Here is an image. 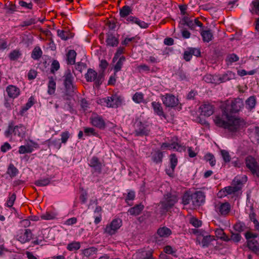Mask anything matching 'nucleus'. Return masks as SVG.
I'll return each mask as SVG.
<instances>
[{"instance_id":"nucleus-12","label":"nucleus","mask_w":259,"mask_h":259,"mask_svg":"<svg viewBox=\"0 0 259 259\" xmlns=\"http://www.w3.org/2000/svg\"><path fill=\"white\" fill-rule=\"evenodd\" d=\"M108 107L117 108L121 104V99L116 94L112 95L103 99Z\"/></svg>"},{"instance_id":"nucleus-31","label":"nucleus","mask_w":259,"mask_h":259,"mask_svg":"<svg viewBox=\"0 0 259 259\" xmlns=\"http://www.w3.org/2000/svg\"><path fill=\"white\" fill-rule=\"evenodd\" d=\"M67 63L69 64H74L75 62L76 53L74 50H69L67 55Z\"/></svg>"},{"instance_id":"nucleus-36","label":"nucleus","mask_w":259,"mask_h":259,"mask_svg":"<svg viewBox=\"0 0 259 259\" xmlns=\"http://www.w3.org/2000/svg\"><path fill=\"white\" fill-rule=\"evenodd\" d=\"M133 100L138 104L144 102V94L142 93L137 92L133 96Z\"/></svg>"},{"instance_id":"nucleus-63","label":"nucleus","mask_w":259,"mask_h":259,"mask_svg":"<svg viewBox=\"0 0 259 259\" xmlns=\"http://www.w3.org/2000/svg\"><path fill=\"white\" fill-rule=\"evenodd\" d=\"M190 223L196 227H198L201 225V222L195 218H192Z\"/></svg>"},{"instance_id":"nucleus-2","label":"nucleus","mask_w":259,"mask_h":259,"mask_svg":"<svg viewBox=\"0 0 259 259\" xmlns=\"http://www.w3.org/2000/svg\"><path fill=\"white\" fill-rule=\"evenodd\" d=\"M245 236L247 240V246L249 249L256 254H259V243L255 239L258 237V234L248 231L245 233Z\"/></svg>"},{"instance_id":"nucleus-7","label":"nucleus","mask_w":259,"mask_h":259,"mask_svg":"<svg viewBox=\"0 0 259 259\" xmlns=\"http://www.w3.org/2000/svg\"><path fill=\"white\" fill-rule=\"evenodd\" d=\"M135 133L136 136H147L150 132L149 126L140 120H136L134 124Z\"/></svg>"},{"instance_id":"nucleus-32","label":"nucleus","mask_w":259,"mask_h":259,"mask_svg":"<svg viewBox=\"0 0 259 259\" xmlns=\"http://www.w3.org/2000/svg\"><path fill=\"white\" fill-rule=\"evenodd\" d=\"M162 158L163 154L159 150L156 151L152 153V159L156 163L161 162L162 161Z\"/></svg>"},{"instance_id":"nucleus-49","label":"nucleus","mask_w":259,"mask_h":259,"mask_svg":"<svg viewBox=\"0 0 259 259\" xmlns=\"http://www.w3.org/2000/svg\"><path fill=\"white\" fill-rule=\"evenodd\" d=\"M239 60V57L235 54L229 55L226 59L227 63L232 64L233 62H237Z\"/></svg>"},{"instance_id":"nucleus-34","label":"nucleus","mask_w":259,"mask_h":259,"mask_svg":"<svg viewBox=\"0 0 259 259\" xmlns=\"http://www.w3.org/2000/svg\"><path fill=\"white\" fill-rule=\"evenodd\" d=\"M42 52L39 47H36L32 51L31 57L34 60H38L41 57Z\"/></svg>"},{"instance_id":"nucleus-40","label":"nucleus","mask_w":259,"mask_h":259,"mask_svg":"<svg viewBox=\"0 0 259 259\" xmlns=\"http://www.w3.org/2000/svg\"><path fill=\"white\" fill-rule=\"evenodd\" d=\"M125 58L124 56H122L119 58V59L118 60V61H117V62L116 63V64H115V65L114 66V71H115L114 75H115L116 72L120 70V69L123 65V63L124 61H125Z\"/></svg>"},{"instance_id":"nucleus-52","label":"nucleus","mask_w":259,"mask_h":259,"mask_svg":"<svg viewBox=\"0 0 259 259\" xmlns=\"http://www.w3.org/2000/svg\"><path fill=\"white\" fill-rule=\"evenodd\" d=\"M221 152L224 160L226 162H229L230 161V156L229 152L225 150H221Z\"/></svg>"},{"instance_id":"nucleus-6","label":"nucleus","mask_w":259,"mask_h":259,"mask_svg":"<svg viewBox=\"0 0 259 259\" xmlns=\"http://www.w3.org/2000/svg\"><path fill=\"white\" fill-rule=\"evenodd\" d=\"M121 226L122 221L120 219H113L110 223L106 225L104 233L109 235H114Z\"/></svg>"},{"instance_id":"nucleus-19","label":"nucleus","mask_w":259,"mask_h":259,"mask_svg":"<svg viewBox=\"0 0 259 259\" xmlns=\"http://www.w3.org/2000/svg\"><path fill=\"white\" fill-rule=\"evenodd\" d=\"M107 46L112 47H117L119 44L118 38L112 33H107L106 39Z\"/></svg>"},{"instance_id":"nucleus-60","label":"nucleus","mask_w":259,"mask_h":259,"mask_svg":"<svg viewBox=\"0 0 259 259\" xmlns=\"http://www.w3.org/2000/svg\"><path fill=\"white\" fill-rule=\"evenodd\" d=\"M241 236L239 233H233L231 236V240L237 242L240 240Z\"/></svg>"},{"instance_id":"nucleus-13","label":"nucleus","mask_w":259,"mask_h":259,"mask_svg":"<svg viewBox=\"0 0 259 259\" xmlns=\"http://www.w3.org/2000/svg\"><path fill=\"white\" fill-rule=\"evenodd\" d=\"M163 104L168 107H174L178 104V99L172 94H166L161 96Z\"/></svg>"},{"instance_id":"nucleus-35","label":"nucleus","mask_w":259,"mask_h":259,"mask_svg":"<svg viewBox=\"0 0 259 259\" xmlns=\"http://www.w3.org/2000/svg\"><path fill=\"white\" fill-rule=\"evenodd\" d=\"M22 55V53L19 50H14L9 55L10 59L12 61H16Z\"/></svg>"},{"instance_id":"nucleus-29","label":"nucleus","mask_w":259,"mask_h":259,"mask_svg":"<svg viewBox=\"0 0 259 259\" xmlns=\"http://www.w3.org/2000/svg\"><path fill=\"white\" fill-rule=\"evenodd\" d=\"M201 35L204 42H209L213 37L212 33L210 29L202 30L201 31Z\"/></svg>"},{"instance_id":"nucleus-43","label":"nucleus","mask_w":259,"mask_h":259,"mask_svg":"<svg viewBox=\"0 0 259 259\" xmlns=\"http://www.w3.org/2000/svg\"><path fill=\"white\" fill-rule=\"evenodd\" d=\"M180 147V146L178 144L176 143H173L171 144L163 143L161 145L162 148H168L169 149H176L177 150H178Z\"/></svg>"},{"instance_id":"nucleus-47","label":"nucleus","mask_w":259,"mask_h":259,"mask_svg":"<svg viewBox=\"0 0 259 259\" xmlns=\"http://www.w3.org/2000/svg\"><path fill=\"white\" fill-rule=\"evenodd\" d=\"M50 183V179L49 178L38 180L34 182V184L37 186H46Z\"/></svg>"},{"instance_id":"nucleus-61","label":"nucleus","mask_w":259,"mask_h":259,"mask_svg":"<svg viewBox=\"0 0 259 259\" xmlns=\"http://www.w3.org/2000/svg\"><path fill=\"white\" fill-rule=\"evenodd\" d=\"M58 35L62 39L66 40L67 36H66L67 32L63 30H58L57 31Z\"/></svg>"},{"instance_id":"nucleus-37","label":"nucleus","mask_w":259,"mask_h":259,"mask_svg":"<svg viewBox=\"0 0 259 259\" xmlns=\"http://www.w3.org/2000/svg\"><path fill=\"white\" fill-rule=\"evenodd\" d=\"M33 150V147L30 145H23L19 147V153L20 154L29 153Z\"/></svg>"},{"instance_id":"nucleus-18","label":"nucleus","mask_w":259,"mask_h":259,"mask_svg":"<svg viewBox=\"0 0 259 259\" xmlns=\"http://www.w3.org/2000/svg\"><path fill=\"white\" fill-rule=\"evenodd\" d=\"M89 165L93 168L92 172L100 174L103 167L102 164L97 157L94 156L90 161Z\"/></svg>"},{"instance_id":"nucleus-9","label":"nucleus","mask_w":259,"mask_h":259,"mask_svg":"<svg viewBox=\"0 0 259 259\" xmlns=\"http://www.w3.org/2000/svg\"><path fill=\"white\" fill-rule=\"evenodd\" d=\"M64 84L69 93L74 92L76 88L73 83L74 77L70 71L66 72L64 76Z\"/></svg>"},{"instance_id":"nucleus-41","label":"nucleus","mask_w":259,"mask_h":259,"mask_svg":"<svg viewBox=\"0 0 259 259\" xmlns=\"http://www.w3.org/2000/svg\"><path fill=\"white\" fill-rule=\"evenodd\" d=\"M191 200L192 201V194L190 195L188 192L185 193L182 197L183 204L186 205L189 204Z\"/></svg>"},{"instance_id":"nucleus-23","label":"nucleus","mask_w":259,"mask_h":259,"mask_svg":"<svg viewBox=\"0 0 259 259\" xmlns=\"http://www.w3.org/2000/svg\"><path fill=\"white\" fill-rule=\"evenodd\" d=\"M26 132V127L22 125L15 126L13 130L14 135H17L21 138V139L25 137Z\"/></svg>"},{"instance_id":"nucleus-14","label":"nucleus","mask_w":259,"mask_h":259,"mask_svg":"<svg viewBox=\"0 0 259 259\" xmlns=\"http://www.w3.org/2000/svg\"><path fill=\"white\" fill-rule=\"evenodd\" d=\"M32 234L30 230H20L17 235V239L22 243L29 242L32 239Z\"/></svg>"},{"instance_id":"nucleus-54","label":"nucleus","mask_w":259,"mask_h":259,"mask_svg":"<svg viewBox=\"0 0 259 259\" xmlns=\"http://www.w3.org/2000/svg\"><path fill=\"white\" fill-rule=\"evenodd\" d=\"M135 23L138 24L142 28H147L149 26V24L148 23L139 20L138 18L136 19Z\"/></svg>"},{"instance_id":"nucleus-5","label":"nucleus","mask_w":259,"mask_h":259,"mask_svg":"<svg viewBox=\"0 0 259 259\" xmlns=\"http://www.w3.org/2000/svg\"><path fill=\"white\" fill-rule=\"evenodd\" d=\"M245 164L251 174L259 178V165L256 159L251 156H248L245 158Z\"/></svg>"},{"instance_id":"nucleus-3","label":"nucleus","mask_w":259,"mask_h":259,"mask_svg":"<svg viewBox=\"0 0 259 259\" xmlns=\"http://www.w3.org/2000/svg\"><path fill=\"white\" fill-rule=\"evenodd\" d=\"M85 78L87 82H94L96 86H99L104 80L103 72L98 73L93 69L89 68L85 74Z\"/></svg>"},{"instance_id":"nucleus-16","label":"nucleus","mask_w":259,"mask_h":259,"mask_svg":"<svg viewBox=\"0 0 259 259\" xmlns=\"http://www.w3.org/2000/svg\"><path fill=\"white\" fill-rule=\"evenodd\" d=\"M201 115L209 117L214 112V107L208 102H204L199 107Z\"/></svg>"},{"instance_id":"nucleus-46","label":"nucleus","mask_w":259,"mask_h":259,"mask_svg":"<svg viewBox=\"0 0 259 259\" xmlns=\"http://www.w3.org/2000/svg\"><path fill=\"white\" fill-rule=\"evenodd\" d=\"M16 196L15 193H9L8 199L7 201V206L9 207L13 206L16 200Z\"/></svg>"},{"instance_id":"nucleus-48","label":"nucleus","mask_w":259,"mask_h":259,"mask_svg":"<svg viewBox=\"0 0 259 259\" xmlns=\"http://www.w3.org/2000/svg\"><path fill=\"white\" fill-rule=\"evenodd\" d=\"M204 158L206 161H208L209 162V164L211 166H213L215 164V159L213 155L212 154L207 153L205 155Z\"/></svg>"},{"instance_id":"nucleus-8","label":"nucleus","mask_w":259,"mask_h":259,"mask_svg":"<svg viewBox=\"0 0 259 259\" xmlns=\"http://www.w3.org/2000/svg\"><path fill=\"white\" fill-rule=\"evenodd\" d=\"M243 101L241 99L237 98L232 100L230 105H228L225 110L231 114L239 112L243 107Z\"/></svg>"},{"instance_id":"nucleus-24","label":"nucleus","mask_w":259,"mask_h":259,"mask_svg":"<svg viewBox=\"0 0 259 259\" xmlns=\"http://www.w3.org/2000/svg\"><path fill=\"white\" fill-rule=\"evenodd\" d=\"M6 91L10 98H15L19 95V89L14 85H9L7 88Z\"/></svg>"},{"instance_id":"nucleus-17","label":"nucleus","mask_w":259,"mask_h":259,"mask_svg":"<svg viewBox=\"0 0 259 259\" xmlns=\"http://www.w3.org/2000/svg\"><path fill=\"white\" fill-rule=\"evenodd\" d=\"M205 201V195L201 191H197L192 194L193 208L201 205Z\"/></svg>"},{"instance_id":"nucleus-51","label":"nucleus","mask_w":259,"mask_h":259,"mask_svg":"<svg viewBox=\"0 0 259 259\" xmlns=\"http://www.w3.org/2000/svg\"><path fill=\"white\" fill-rule=\"evenodd\" d=\"M60 68V64L59 62L56 60H53L51 64V72L54 73L55 71L59 70Z\"/></svg>"},{"instance_id":"nucleus-11","label":"nucleus","mask_w":259,"mask_h":259,"mask_svg":"<svg viewBox=\"0 0 259 259\" xmlns=\"http://www.w3.org/2000/svg\"><path fill=\"white\" fill-rule=\"evenodd\" d=\"M229 118V113L224 110L222 115H217L215 117L214 122L218 126L227 128Z\"/></svg>"},{"instance_id":"nucleus-27","label":"nucleus","mask_w":259,"mask_h":259,"mask_svg":"<svg viewBox=\"0 0 259 259\" xmlns=\"http://www.w3.org/2000/svg\"><path fill=\"white\" fill-rule=\"evenodd\" d=\"M236 78V74L232 71H227L226 73L223 74L222 76L219 77V80L221 82H226Z\"/></svg>"},{"instance_id":"nucleus-42","label":"nucleus","mask_w":259,"mask_h":259,"mask_svg":"<svg viewBox=\"0 0 259 259\" xmlns=\"http://www.w3.org/2000/svg\"><path fill=\"white\" fill-rule=\"evenodd\" d=\"M80 245L78 242H73L68 244L67 248L69 251H76L79 249Z\"/></svg>"},{"instance_id":"nucleus-1","label":"nucleus","mask_w":259,"mask_h":259,"mask_svg":"<svg viewBox=\"0 0 259 259\" xmlns=\"http://www.w3.org/2000/svg\"><path fill=\"white\" fill-rule=\"evenodd\" d=\"M178 197L171 194H167L164 195V200L160 202V212L163 214L169 211L178 202Z\"/></svg>"},{"instance_id":"nucleus-26","label":"nucleus","mask_w":259,"mask_h":259,"mask_svg":"<svg viewBox=\"0 0 259 259\" xmlns=\"http://www.w3.org/2000/svg\"><path fill=\"white\" fill-rule=\"evenodd\" d=\"M144 209V205L140 204L135 205L134 207H133L129 209L128 210V212L132 215H138L140 214L141 211Z\"/></svg>"},{"instance_id":"nucleus-4","label":"nucleus","mask_w":259,"mask_h":259,"mask_svg":"<svg viewBox=\"0 0 259 259\" xmlns=\"http://www.w3.org/2000/svg\"><path fill=\"white\" fill-rule=\"evenodd\" d=\"M245 124V122L243 119L237 118L229 114L228 118V126L227 129L230 131H235L243 127Z\"/></svg>"},{"instance_id":"nucleus-45","label":"nucleus","mask_w":259,"mask_h":259,"mask_svg":"<svg viewBox=\"0 0 259 259\" xmlns=\"http://www.w3.org/2000/svg\"><path fill=\"white\" fill-rule=\"evenodd\" d=\"M18 171V169L14 166V165L10 164L8 168L7 174L12 178L16 176Z\"/></svg>"},{"instance_id":"nucleus-59","label":"nucleus","mask_w":259,"mask_h":259,"mask_svg":"<svg viewBox=\"0 0 259 259\" xmlns=\"http://www.w3.org/2000/svg\"><path fill=\"white\" fill-rule=\"evenodd\" d=\"M40 218L43 220H49L54 218V216L50 212H46L45 214H42Z\"/></svg>"},{"instance_id":"nucleus-33","label":"nucleus","mask_w":259,"mask_h":259,"mask_svg":"<svg viewBox=\"0 0 259 259\" xmlns=\"http://www.w3.org/2000/svg\"><path fill=\"white\" fill-rule=\"evenodd\" d=\"M132 11L131 8L128 6L125 5L120 10V16L121 17H125L129 15L132 13Z\"/></svg>"},{"instance_id":"nucleus-10","label":"nucleus","mask_w":259,"mask_h":259,"mask_svg":"<svg viewBox=\"0 0 259 259\" xmlns=\"http://www.w3.org/2000/svg\"><path fill=\"white\" fill-rule=\"evenodd\" d=\"M242 182L237 177L234 179L232 186L226 187L223 189V192H226L225 195L231 194L240 190L242 188Z\"/></svg>"},{"instance_id":"nucleus-56","label":"nucleus","mask_w":259,"mask_h":259,"mask_svg":"<svg viewBox=\"0 0 259 259\" xmlns=\"http://www.w3.org/2000/svg\"><path fill=\"white\" fill-rule=\"evenodd\" d=\"M35 23V20L34 19L31 18L28 20L23 21L22 24H21V26L24 27V26H28L32 24Z\"/></svg>"},{"instance_id":"nucleus-53","label":"nucleus","mask_w":259,"mask_h":259,"mask_svg":"<svg viewBox=\"0 0 259 259\" xmlns=\"http://www.w3.org/2000/svg\"><path fill=\"white\" fill-rule=\"evenodd\" d=\"M5 7L8 10V13H13L16 11V5L11 3H9V4H6Z\"/></svg>"},{"instance_id":"nucleus-20","label":"nucleus","mask_w":259,"mask_h":259,"mask_svg":"<svg viewBox=\"0 0 259 259\" xmlns=\"http://www.w3.org/2000/svg\"><path fill=\"white\" fill-rule=\"evenodd\" d=\"M171 233V230L165 226L160 227L156 232V235L160 238H167Z\"/></svg>"},{"instance_id":"nucleus-30","label":"nucleus","mask_w":259,"mask_h":259,"mask_svg":"<svg viewBox=\"0 0 259 259\" xmlns=\"http://www.w3.org/2000/svg\"><path fill=\"white\" fill-rule=\"evenodd\" d=\"M56 84L54 78L51 77H49V81L48 85V93L49 95H53L55 93Z\"/></svg>"},{"instance_id":"nucleus-55","label":"nucleus","mask_w":259,"mask_h":259,"mask_svg":"<svg viewBox=\"0 0 259 259\" xmlns=\"http://www.w3.org/2000/svg\"><path fill=\"white\" fill-rule=\"evenodd\" d=\"M188 49L190 51L192 56L194 55L196 57H199L200 56L201 53L199 49L190 48Z\"/></svg>"},{"instance_id":"nucleus-58","label":"nucleus","mask_w":259,"mask_h":259,"mask_svg":"<svg viewBox=\"0 0 259 259\" xmlns=\"http://www.w3.org/2000/svg\"><path fill=\"white\" fill-rule=\"evenodd\" d=\"M234 228L235 231L241 232L244 230V225L241 223H237L234 225Z\"/></svg>"},{"instance_id":"nucleus-44","label":"nucleus","mask_w":259,"mask_h":259,"mask_svg":"<svg viewBox=\"0 0 259 259\" xmlns=\"http://www.w3.org/2000/svg\"><path fill=\"white\" fill-rule=\"evenodd\" d=\"M97 250V249L94 247H91L87 249H85L83 251V253L84 256L87 257H90L93 255Z\"/></svg>"},{"instance_id":"nucleus-15","label":"nucleus","mask_w":259,"mask_h":259,"mask_svg":"<svg viewBox=\"0 0 259 259\" xmlns=\"http://www.w3.org/2000/svg\"><path fill=\"white\" fill-rule=\"evenodd\" d=\"M215 210L220 215L223 216L227 215L230 211L231 205L229 202H219L215 205Z\"/></svg>"},{"instance_id":"nucleus-22","label":"nucleus","mask_w":259,"mask_h":259,"mask_svg":"<svg viewBox=\"0 0 259 259\" xmlns=\"http://www.w3.org/2000/svg\"><path fill=\"white\" fill-rule=\"evenodd\" d=\"M92 124L99 128H104L105 126V123L103 119L99 116L93 117L91 118Z\"/></svg>"},{"instance_id":"nucleus-39","label":"nucleus","mask_w":259,"mask_h":259,"mask_svg":"<svg viewBox=\"0 0 259 259\" xmlns=\"http://www.w3.org/2000/svg\"><path fill=\"white\" fill-rule=\"evenodd\" d=\"M214 240V236L207 235L203 237L202 244L203 247H207L210 243Z\"/></svg>"},{"instance_id":"nucleus-38","label":"nucleus","mask_w":259,"mask_h":259,"mask_svg":"<svg viewBox=\"0 0 259 259\" xmlns=\"http://www.w3.org/2000/svg\"><path fill=\"white\" fill-rule=\"evenodd\" d=\"M182 21L184 25H187L190 29H194L195 28L194 22L188 17H184L182 19Z\"/></svg>"},{"instance_id":"nucleus-28","label":"nucleus","mask_w":259,"mask_h":259,"mask_svg":"<svg viewBox=\"0 0 259 259\" xmlns=\"http://www.w3.org/2000/svg\"><path fill=\"white\" fill-rule=\"evenodd\" d=\"M152 106L153 108L155 113H156L159 116H162L165 118V116L163 112L162 107L160 103L153 102L152 103Z\"/></svg>"},{"instance_id":"nucleus-50","label":"nucleus","mask_w":259,"mask_h":259,"mask_svg":"<svg viewBox=\"0 0 259 259\" xmlns=\"http://www.w3.org/2000/svg\"><path fill=\"white\" fill-rule=\"evenodd\" d=\"M34 104V98L31 97L25 106L22 108L21 114L26 111L29 108H30Z\"/></svg>"},{"instance_id":"nucleus-64","label":"nucleus","mask_w":259,"mask_h":259,"mask_svg":"<svg viewBox=\"0 0 259 259\" xmlns=\"http://www.w3.org/2000/svg\"><path fill=\"white\" fill-rule=\"evenodd\" d=\"M204 80L208 83L213 82V77L211 74H206L203 77Z\"/></svg>"},{"instance_id":"nucleus-57","label":"nucleus","mask_w":259,"mask_h":259,"mask_svg":"<svg viewBox=\"0 0 259 259\" xmlns=\"http://www.w3.org/2000/svg\"><path fill=\"white\" fill-rule=\"evenodd\" d=\"M61 141L63 143H66L67 140L69 138V133L68 132L66 131L64 132H63L61 134Z\"/></svg>"},{"instance_id":"nucleus-25","label":"nucleus","mask_w":259,"mask_h":259,"mask_svg":"<svg viewBox=\"0 0 259 259\" xmlns=\"http://www.w3.org/2000/svg\"><path fill=\"white\" fill-rule=\"evenodd\" d=\"M256 104V99L254 96L249 97L245 101V107L249 111L252 110L255 108Z\"/></svg>"},{"instance_id":"nucleus-62","label":"nucleus","mask_w":259,"mask_h":259,"mask_svg":"<svg viewBox=\"0 0 259 259\" xmlns=\"http://www.w3.org/2000/svg\"><path fill=\"white\" fill-rule=\"evenodd\" d=\"M77 222V219L75 217H73L71 218H70L69 219H67L65 222V224L66 225H72L73 224H75Z\"/></svg>"},{"instance_id":"nucleus-21","label":"nucleus","mask_w":259,"mask_h":259,"mask_svg":"<svg viewBox=\"0 0 259 259\" xmlns=\"http://www.w3.org/2000/svg\"><path fill=\"white\" fill-rule=\"evenodd\" d=\"M170 167L169 169H166V171L168 175L171 176L173 175L174 169L178 163V159L175 154L170 155Z\"/></svg>"}]
</instances>
